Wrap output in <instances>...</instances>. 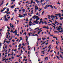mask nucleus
I'll list each match as a JSON object with an SVG mask.
<instances>
[{"label":"nucleus","mask_w":63,"mask_h":63,"mask_svg":"<svg viewBox=\"0 0 63 63\" xmlns=\"http://www.w3.org/2000/svg\"><path fill=\"white\" fill-rule=\"evenodd\" d=\"M3 3H4V1L3 0L2 1V2L0 5V6H2V5H3Z\"/></svg>","instance_id":"nucleus-6"},{"label":"nucleus","mask_w":63,"mask_h":63,"mask_svg":"<svg viewBox=\"0 0 63 63\" xmlns=\"http://www.w3.org/2000/svg\"><path fill=\"white\" fill-rule=\"evenodd\" d=\"M53 37V38H55V39L56 38V37H55V36Z\"/></svg>","instance_id":"nucleus-52"},{"label":"nucleus","mask_w":63,"mask_h":63,"mask_svg":"<svg viewBox=\"0 0 63 63\" xmlns=\"http://www.w3.org/2000/svg\"><path fill=\"white\" fill-rule=\"evenodd\" d=\"M45 50H44L43 51H42L41 52L42 53H43V52H45Z\"/></svg>","instance_id":"nucleus-44"},{"label":"nucleus","mask_w":63,"mask_h":63,"mask_svg":"<svg viewBox=\"0 0 63 63\" xmlns=\"http://www.w3.org/2000/svg\"><path fill=\"white\" fill-rule=\"evenodd\" d=\"M35 36H38V35L37 34H35Z\"/></svg>","instance_id":"nucleus-43"},{"label":"nucleus","mask_w":63,"mask_h":63,"mask_svg":"<svg viewBox=\"0 0 63 63\" xmlns=\"http://www.w3.org/2000/svg\"><path fill=\"white\" fill-rule=\"evenodd\" d=\"M41 32H38V33H37L38 34H40V33Z\"/></svg>","instance_id":"nucleus-40"},{"label":"nucleus","mask_w":63,"mask_h":63,"mask_svg":"<svg viewBox=\"0 0 63 63\" xmlns=\"http://www.w3.org/2000/svg\"><path fill=\"white\" fill-rule=\"evenodd\" d=\"M36 15H38V16H39V13H37Z\"/></svg>","instance_id":"nucleus-46"},{"label":"nucleus","mask_w":63,"mask_h":63,"mask_svg":"<svg viewBox=\"0 0 63 63\" xmlns=\"http://www.w3.org/2000/svg\"><path fill=\"white\" fill-rule=\"evenodd\" d=\"M55 15L56 16H59V17H61V14H60V13L57 14H55Z\"/></svg>","instance_id":"nucleus-4"},{"label":"nucleus","mask_w":63,"mask_h":63,"mask_svg":"<svg viewBox=\"0 0 63 63\" xmlns=\"http://www.w3.org/2000/svg\"><path fill=\"white\" fill-rule=\"evenodd\" d=\"M10 27H12V23H10Z\"/></svg>","instance_id":"nucleus-42"},{"label":"nucleus","mask_w":63,"mask_h":63,"mask_svg":"<svg viewBox=\"0 0 63 63\" xmlns=\"http://www.w3.org/2000/svg\"><path fill=\"white\" fill-rule=\"evenodd\" d=\"M45 60H48V57H46L45 58Z\"/></svg>","instance_id":"nucleus-18"},{"label":"nucleus","mask_w":63,"mask_h":63,"mask_svg":"<svg viewBox=\"0 0 63 63\" xmlns=\"http://www.w3.org/2000/svg\"><path fill=\"white\" fill-rule=\"evenodd\" d=\"M58 31V32H59L60 33H62V32H63V31L62 30H61V31Z\"/></svg>","instance_id":"nucleus-9"},{"label":"nucleus","mask_w":63,"mask_h":63,"mask_svg":"<svg viewBox=\"0 0 63 63\" xmlns=\"http://www.w3.org/2000/svg\"><path fill=\"white\" fill-rule=\"evenodd\" d=\"M29 34V36H30V33H28Z\"/></svg>","instance_id":"nucleus-56"},{"label":"nucleus","mask_w":63,"mask_h":63,"mask_svg":"<svg viewBox=\"0 0 63 63\" xmlns=\"http://www.w3.org/2000/svg\"><path fill=\"white\" fill-rule=\"evenodd\" d=\"M7 28H8L9 30H10V28L9 27H8V26H7Z\"/></svg>","instance_id":"nucleus-29"},{"label":"nucleus","mask_w":63,"mask_h":63,"mask_svg":"<svg viewBox=\"0 0 63 63\" xmlns=\"http://www.w3.org/2000/svg\"><path fill=\"white\" fill-rule=\"evenodd\" d=\"M22 11H23V13H24L25 12V9H23L22 10Z\"/></svg>","instance_id":"nucleus-17"},{"label":"nucleus","mask_w":63,"mask_h":63,"mask_svg":"<svg viewBox=\"0 0 63 63\" xmlns=\"http://www.w3.org/2000/svg\"><path fill=\"white\" fill-rule=\"evenodd\" d=\"M36 15H34V16H33V17H32V18H34V17H36Z\"/></svg>","instance_id":"nucleus-28"},{"label":"nucleus","mask_w":63,"mask_h":63,"mask_svg":"<svg viewBox=\"0 0 63 63\" xmlns=\"http://www.w3.org/2000/svg\"><path fill=\"white\" fill-rule=\"evenodd\" d=\"M58 28V29H56V30H60L61 28H59V27H58V28Z\"/></svg>","instance_id":"nucleus-10"},{"label":"nucleus","mask_w":63,"mask_h":63,"mask_svg":"<svg viewBox=\"0 0 63 63\" xmlns=\"http://www.w3.org/2000/svg\"><path fill=\"white\" fill-rule=\"evenodd\" d=\"M59 51L58 52V55H59Z\"/></svg>","instance_id":"nucleus-60"},{"label":"nucleus","mask_w":63,"mask_h":63,"mask_svg":"<svg viewBox=\"0 0 63 63\" xmlns=\"http://www.w3.org/2000/svg\"><path fill=\"white\" fill-rule=\"evenodd\" d=\"M32 20V18H31L30 19V21H31Z\"/></svg>","instance_id":"nucleus-58"},{"label":"nucleus","mask_w":63,"mask_h":63,"mask_svg":"<svg viewBox=\"0 0 63 63\" xmlns=\"http://www.w3.org/2000/svg\"><path fill=\"white\" fill-rule=\"evenodd\" d=\"M27 40H28V38H27L26 40V42L27 43H29V41H27Z\"/></svg>","instance_id":"nucleus-8"},{"label":"nucleus","mask_w":63,"mask_h":63,"mask_svg":"<svg viewBox=\"0 0 63 63\" xmlns=\"http://www.w3.org/2000/svg\"><path fill=\"white\" fill-rule=\"evenodd\" d=\"M35 48H36V47H34V51H35Z\"/></svg>","instance_id":"nucleus-61"},{"label":"nucleus","mask_w":63,"mask_h":63,"mask_svg":"<svg viewBox=\"0 0 63 63\" xmlns=\"http://www.w3.org/2000/svg\"><path fill=\"white\" fill-rule=\"evenodd\" d=\"M10 41H7V44H9L8 43H10Z\"/></svg>","instance_id":"nucleus-53"},{"label":"nucleus","mask_w":63,"mask_h":63,"mask_svg":"<svg viewBox=\"0 0 63 63\" xmlns=\"http://www.w3.org/2000/svg\"><path fill=\"white\" fill-rule=\"evenodd\" d=\"M25 14H24V16H27V13H25Z\"/></svg>","instance_id":"nucleus-23"},{"label":"nucleus","mask_w":63,"mask_h":63,"mask_svg":"<svg viewBox=\"0 0 63 63\" xmlns=\"http://www.w3.org/2000/svg\"><path fill=\"white\" fill-rule=\"evenodd\" d=\"M22 46H25V45L24 44V43H23L22 44Z\"/></svg>","instance_id":"nucleus-55"},{"label":"nucleus","mask_w":63,"mask_h":63,"mask_svg":"<svg viewBox=\"0 0 63 63\" xmlns=\"http://www.w3.org/2000/svg\"><path fill=\"white\" fill-rule=\"evenodd\" d=\"M24 14H23V16L22 15H21H21L20 14H19V16H18V17H24L25 16H24Z\"/></svg>","instance_id":"nucleus-3"},{"label":"nucleus","mask_w":63,"mask_h":63,"mask_svg":"<svg viewBox=\"0 0 63 63\" xmlns=\"http://www.w3.org/2000/svg\"><path fill=\"white\" fill-rule=\"evenodd\" d=\"M31 14H33V10H32L31 11Z\"/></svg>","instance_id":"nucleus-22"},{"label":"nucleus","mask_w":63,"mask_h":63,"mask_svg":"<svg viewBox=\"0 0 63 63\" xmlns=\"http://www.w3.org/2000/svg\"><path fill=\"white\" fill-rule=\"evenodd\" d=\"M6 8H4L3 9V10H1L0 11V12H4V10H5L6 9Z\"/></svg>","instance_id":"nucleus-5"},{"label":"nucleus","mask_w":63,"mask_h":63,"mask_svg":"<svg viewBox=\"0 0 63 63\" xmlns=\"http://www.w3.org/2000/svg\"><path fill=\"white\" fill-rule=\"evenodd\" d=\"M20 47H19V48L18 49V50H19V49H20Z\"/></svg>","instance_id":"nucleus-51"},{"label":"nucleus","mask_w":63,"mask_h":63,"mask_svg":"<svg viewBox=\"0 0 63 63\" xmlns=\"http://www.w3.org/2000/svg\"><path fill=\"white\" fill-rule=\"evenodd\" d=\"M19 56H20V55H19V56H18V55H17L16 56V57H19Z\"/></svg>","instance_id":"nucleus-38"},{"label":"nucleus","mask_w":63,"mask_h":63,"mask_svg":"<svg viewBox=\"0 0 63 63\" xmlns=\"http://www.w3.org/2000/svg\"><path fill=\"white\" fill-rule=\"evenodd\" d=\"M38 29V28H37L35 29H34V30H36V29Z\"/></svg>","instance_id":"nucleus-50"},{"label":"nucleus","mask_w":63,"mask_h":63,"mask_svg":"<svg viewBox=\"0 0 63 63\" xmlns=\"http://www.w3.org/2000/svg\"><path fill=\"white\" fill-rule=\"evenodd\" d=\"M20 40H22V37H20Z\"/></svg>","instance_id":"nucleus-37"},{"label":"nucleus","mask_w":63,"mask_h":63,"mask_svg":"<svg viewBox=\"0 0 63 63\" xmlns=\"http://www.w3.org/2000/svg\"><path fill=\"white\" fill-rule=\"evenodd\" d=\"M60 20H62V19H63V18L62 17H60Z\"/></svg>","instance_id":"nucleus-32"},{"label":"nucleus","mask_w":63,"mask_h":63,"mask_svg":"<svg viewBox=\"0 0 63 63\" xmlns=\"http://www.w3.org/2000/svg\"><path fill=\"white\" fill-rule=\"evenodd\" d=\"M32 22H31V21H30L29 22V24H32Z\"/></svg>","instance_id":"nucleus-27"},{"label":"nucleus","mask_w":63,"mask_h":63,"mask_svg":"<svg viewBox=\"0 0 63 63\" xmlns=\"http://www.w3.org/2000/svg\"><path fill=\"white\" fill-rule=\"evenodd\" d=\"M7 11L8 12H9V9H7Z\"/></svg>","instance_id":"nucleus-54"},{"label":"nucleus","mask_w":63,"mask_h":63,"mask_svg":"<svg viewBox=\"0 0 63 63\" xmlns=\"http://www.w3.org/2000/svg\"><path fill=\"white\" fill-rule=\"evenodd\" d=\"M56 57H57V58L58 59H59V60H60V59H59V57H58V56H56Z\"/></svg>","instance_id":"nucleus-12"},{"label":"nucleus","mask_w":63,"mask_h":63,"mask_svg":"<svg viewBox=\"0 0 63 63\" xmlns=\"http://www.w3.org/2000/svg\"><path fill=\"white\" fill-rule=\"evenodd\" d=\"M44 13H45V11H43L42 13V15H43V14H44Z\"/></svg>","instance_id":"nucleus-21"},{"label":"nucleus","mask_w":63,"mask_h":63,"mask_svg":"<svg viewBox=\"0 0 63 63\" xmlns=\"http://www.w3.org/2000/svg\"><path fill=\"white\" fill-rule=\"evenodd\" d=\"M26 35V32H25V33H24L23 34V35Z\"/></svg>","instance_id":"nucleus-35"},{"label":"nucleus","mask_w":63,"mask_h":63,"mask_svg":"<svg viewBox=\"0 0 63 63\" xmlns=\"http://www.w3.org/2000/svg\"><path fill=\"white\" fill-rule=\"evenodd\" d=\"M50 7L52 9H53V7L52 6V5H50Z\"/></svg>","instance_id":"nucleus-13"},{"label":"nucleus","mask_w":63,"mask_h":63,"mask_svg":"<svg viewBox=\"0 0 63 63\" xmlns=\"http://www.w3.org/2000/svg\"><path fill=\"white\" fill-rule=\"evenodd\" d=\"M14 51H16V49H15V50H14Z\"/></svg>","instance_id":"nucleus-63"},{"label":"nucleus","mask_w":63,"mask_h":63,"mask_svg":"<svg viewBox=\"0 0 63 63\" xmlns=\"http://www.w3.org/2000/svg\"><path fill=\"white\" fill-rule=\"evenodd\" d=\"M33 0H31V4L33 3Z\"/></svg>","instance_id":"nucleus-34"},{"label":"nucleus","mask_w":63,"mask_h":63,"mask_svg":"<svg viewBox=\"0 0 63 63\" xmlns=\"http://www.w3.org/2000/svg\"><path fill=\"white\" fill-rule=\"evenodd\" d=\"M38 9H39V8H38V7H37V8L36 7L35 8V9L36 10H38Z\"/></svg>","instance_id":"nucleus-15"},{"label":"nucleus","mask_w":63,"mask_h":63,"mask_svg":"<svg viewBox=\"0 0 63 63\" xmlns=\"http://www.w3.org/2000/svg\"><path fill=\"white\" fill-rule=\"evenodd\" d=\"M13 54H14V52H12V54H11L12 55H13Z\"/></svg>","instance_id":"nucleus-47"},{"label":"nucleus","mask_w":63,"mask_h":63,"mask_svg":"<svg viewBox=\"0 0 63 63\" xmlns=\"http://www.w3.org/2000/svg\"><path fill=\"white\" fill-rule=\"evenodd\" d=\"M46 41L44 42L43 43H42V44H43V45H44V44L46 43Z\"/></svg>","instance_id":"nucleus-33"},{"label":"nucleus","mask_w":63,"mask_h":63,"mask_svg":"<svg viewBox=\"0 0 63 63\" xmlns=\"http://www.w3.org/2000/svg\"><path fill=\"white\" fill-rule=\"evenodd\" d=\"M44 23H45V25H46V24H47V22L46 21L44 22Z\"/></svg>","instance_id":"nucleus-19"},{"label":"nucleus","mask_w":63,"mask_h":63,"mask_svg":"<svg viewBox=\"0 0 63 63\" xmlns=\"http://www.w3.org/2000/svg\"><path fill=\"white\" fill-rule=\"evenodd\" d=\"M17 33V31L16 30H15V31L13 32V33Z\"/></svg>","instance_id":"nucleus-14"},{"label":"nucleus","mask_w":63,"mask_h":63,"mask_svg":"<svg viewBox=\"0 0 63 63\" xmlns=\"http://www.w3.org/2000/svg\"><path fill=\"white\" fill-rule=\"evenodd\" d=\"M43 20V19L42 18H41L40 19V21H42Z\"/></svg>","instance_id":"nucleus-57"},{"label":"nucleus","mask_w":63,"mask_h":63,"mask_svg":"<svg viewBox=\"0 0 63 63\" xmlns=\"http://www.w3.org/2000/svg\"><path fill=\"white\" fill-rule=\"evenodd\" d=\"M11 59H14V57H12Z\"/></svg>","instance_id":"nucleus-49"},{"label":"nucleus","mask_w":63,"mask_h":63,"mask_svg":"<svg viewBox=\"0 0 63 63\" xmlns=\"http://www.w3.org/2000/svg\"><path fill=\"white\" fill-rule=\"evenodd\" d=\"M36 19H39V20L40 18H39V17L38 16H36Z\"/></svg>","instance_id":"nucleus-11"},{"label":"nucleus","mask_w":63,"mask_h":63,"mask_svg":"<svg viewBox=\"0 0 63 63\" xmlns=\"http://www.w3.org/2000/svg\"><path fill=\"white\" fill-rule=\"evenodd\" d=\"M11 8H14V6L13 5L12 6H11Z\"/></svg>","instance_id":"nucleus-24"},{"label":"nucleus","mask_w":63,"mask_h":63,"mask_svg":"<svg viewBox=\"0 0 63 63\" xmlns=\"http://www.w3.org/2000/svg\"><path fill=\"white\" fill-rule=\"evenodd\" d=\"M21 44H20L18 46V47H20V46H21Z\"/></svg>","instance_id":"nucleus-25"},{"label":"nucleus","mask_w":63,"mask_h":63,"mask_svg":"<svg viewBox=\"0 0 63 63\" xmlns=\"http://www.w3.org/2000/svg\"><path fill=\"white\" fill-rule=\"evenodd\" d=\"M57 23H58V22L56 21H55V22L54 23V24H56Z\"/></svg>","instance_id":"nucleus-20"},{"label":"nucleus","mask_w":63,"mask_h":63,"mask_svg":"<svg viewBox=\"0 0 63 63\" xmlns=\"http://www.w3.org/2000/svg\"><path fill=\"white\" fill-rule=\"evenodd\" d=\"M60 26H62V23H61L60 24Z\"/></svg>","instance_id":"nucleus-41"},{"label":"nucleus","mask_w":63,"mask_h":63,"mask_svg":"<svg viewBox=\"0 0 63 63\" xmlns=\"http://www.w3.org/2000/svg\"><path fill=\"white\" fill-rule=\"evenodd\" d=\"M47 8V5H46V6L44 7V9H46Z\"/></svg>","instance_id":"nucleus-7"},{"label":"nucleus","mask_w":63,"mask_h":63,"mask_svg":"<svg viewBox=\"0 0 63 63\" xmlns=\"http://www.w3.org/2000/svg\"><path fill=\"white\" fill-rule=\"evenodd\" d=\"M7 34H8V35H10V34H11V33H9V32H7Z\"/></svg>","instance_id":"nucleus-36"},{"label":"nucleus","mask_w":63,"mask_h":63,"mask_svg":"<svg viewBox=\"0 0 63 63\" xmlns=\"http://www.w3.org/2000/svg\"><path fill=\"white\" fill-rule=\"evenodd\" d=\"M26 21H28V18L26 19Z\"/></svg>","instance_id":"nucleus-31"},{"label":"nucleus","mask_w":63,"mask_h":63,"mask_svg":"<svg viewBox=\"0 0 63 63\" xmlns=\"http://www.w3.org/2000/svg\"><path fill=\"white\" fill-rule=\"evenodd\" d=\"M52 24H53V25H54V26H56V25H55V24L53 23H52Z\"/></svg>","instance_id":"nucleus-26"},{"label":"nucleus","mask_w":63,"mask_h":63,"mask_svg":"<svg viewBox=\"0 0 63 63\" xmlns=\"http://www.w3.org/2000/svg\"><path fill=\"white\" fill-rule=\"evenodd\" d=\"M54 33H59V32L57 31H55L54 32Z\"/></svg>","instance_id":"nucleus-30"},{"label":"nucleus","mask_w":63,"mask_h":63,"mask_svg":"<svg viewBox=\"0 0 63 63\" xmlns=\"http://www.w3.org/2000/svg\"><path fill=\"white\" fill-rule=\"evenodd\" d=\"M61 57L62 58V59H63V57L62 56Z\"/></svg>","instance_id":"nucleus-64"},{"label":"nucleus","mask_w":63,"mask_h":63,"mask_svg":"<svg viewBox=\"0 0 63 63\" xmlns=\"http://www.w3.org/2000/svg\"><path fill=\"white\" fill-rule=\"evenodd\" d=\"M4 13V14H6V13H8V11H6Z\"/></svg>","instance_id":"nucleus-16"},{"label":"nucleus","mask_w":63,"mask_h":63,"mask_svg":"<svg viewBox=\"0 0 63 63\" xmlns=\"http://www.w3.org/2000/svg\"><path fill=\"white\" fill-rule=\"evenodd\" d=\"M38 20H39V19H36L35 21H34V23H36V24H38V23H39V21H37H37H38Z\"/></svg>","instance_id":"nucleus-2"},{"label":"nucleus","mask_w":63,"mask_h":63,"mask_svg":"<svg viewBox=\"0 0 63 63\" xmlns=\"http://www.w3.org/2000/svg\"><path fill=\"white\" fill-rule=\"evenodd\" d=\"M50 49H49L48 50V52H49V51H50Z\"/></svg>","instance_id":"nucleus-59"},{"label":"nucleus","mask_w":63,"mask_h":63,"mask_svg":"<svg viewBox=\"0 0 63 63\" xmlns=\"http://www.w3.org/2000/svg\"><path fill=\"white\" fill-rule=\"evenodd\" d=\"M41 1H40V2L41 3H42V2H43V1L42 0H40Z\"/></svg>","instance_id":"nucleus-62"},{"label":"nucleus","mask_w":63,"mask_h":63,"mask_svg":"<svg viewBox=\"0 0 63 63\" xmlns=\"http://www.w3.org/2000/svg\"><path fill=\"white\" fill-rule=\"evenodd\" d=\"M4 18L3 19L4 21H8L9 19H8L7 18H6V15L4 16Z\"/></svg>","instance_id":"nucleus-1"},{"label":"nucleus","mask_w":63,"mask_h":63,"mask_svg":"<svg viewBox=\"0 0 63 63\" xmlns=\"http://www.w3.org/2000/svg\"><path fill=\"white\" fill-rule=\"evenodd\" d=\"M57 4H59V5H60V3H59V2H58L57 3Z\"/></svg>","instance_id":"nucleus-45"},{"label":"nucleus","mask_w":63,"mask_h":63,"mask_svg":"<svg viewBox=\"0 0 63 63\" xmlns=\"http://www.w3.org/2000/svg\"><path fill=\"white\" fill-rule=\"evenodd\" d=\"M57 49H58V48H57V45L56 47H55Z\"/></svg>","instance_id":"nucleus-39"},{"label":"nucleus","mask_w":63,"mask_h":63,"mask_svg":"<svg viewBox=\"0 0 63 63\" xmlns=\"http://www.w3.org/2000/svg\"><path fill=\"white\" fill-rule=\"evenodd\" d=\"M14 32L13 31H12V30L11 31V32Z\"/></svg>","instance_id":"nucleus-48"}]
</instances>
